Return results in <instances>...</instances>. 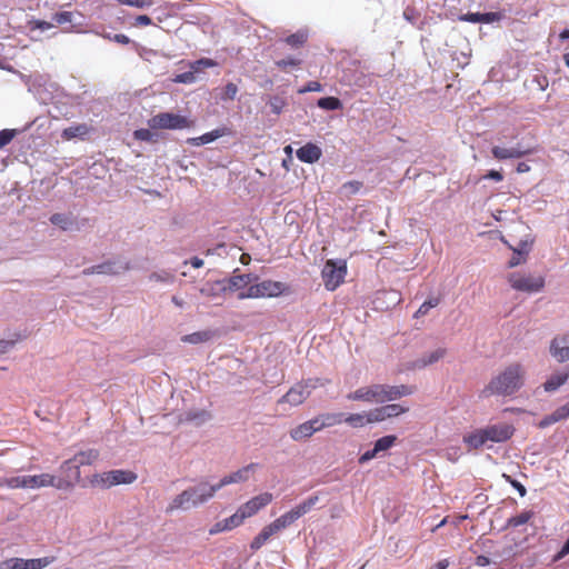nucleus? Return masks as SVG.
Masks as SVG:
<instances>
[{
    "instance_id": "nucleus-59",
    "label": "nucleus",
    "mask_w": 569,
    "mask_h": 569,
    "mask_svg": "<svg viewBox=\"0 0 569 569\" xmlns=\"http://www.w3.org/2000/svg\"><path fill=\"white\" fill-rule=\"evenodd\" d=\"M558 422L557 420V417L555 416V413L552 412L551 415H548L546 416L540 422H539V427L540 428H547L553 423Z\"/></svg>"
},
{
    "instance_id": "nucleus-32",
    "label": "nucleus",
    "mask_w": 569,
    "mask_h": 569,
    "mask_svg": "<svg viewBox=\"0 0 569 569\" xmlns=\"http://www.w3.org/2000/svg\"><path fill=\"white\" fill-rule=\"evenodd\" d=\"M54 561V557H43L37 559H26V569H43Z\"/></svg>"
},
{
    "instance_id": "nucleus-64",
    "label": "nucleus",
    "mask_w": 569,
    "mask_h": 569,
    "mask_svg": "<svg viewBox=\"0 0 569 569\" xmlns=\"http://www.w3.org/2000/svg\"><path fill=\"white\" fill-rule=\"evenodd\" d=\"M567 555H569V538L563 543L560 551L557 553L556 559H561V558L566 557Z\"/></svg>"
},
{
    "instance_id": "nucleus-49",
    "label": "nucleus",
    "mask_w": 569,
    "mask_h": 569,
    "mask_svg": "<svg viewBox=\"0 0 569 569\" xmlns=\"http://www.w3.org/2000/svg\"><path fill=\"white\" fill-rule=\"evenodd\" d=\"M238 93V87L233 82H229L223 88L222 99L223 100H233Z\"/></svg>"
},
{
    "instance_id": "nucleus-42",
    "label": "nucleus",
    "mask_w": 569,
    "mask_h": 569,
    "mask_svg": "<svg viewBox=\"0 0 569 569\" xmlns=\"http://www.w3.org/2000/svg\"><path fill=\"white\" fill-rule=\"evenodd\" d=\"M276 520L282 529H286L289 526H291L295 521H297L298 518L296 517L295 512L291 509V510L284 512L283 515H281Z\"/></svg>"
},
{
    "instance_id": "nucleus-57",
    "label": "nucleus",
    "mask_w": 569,
    "mask_h": 569,
    "mask_svg": "<svg viewBox=\"0 0 569 569\" xmlns=\"http://www.w3.org/2000/svg\"><path fill=\"white\" fill-rule=\"evenodd\" d=\"M553 413L557 417L558 421L567 419L569 417V405H565V406L557 408L553 411Z\"/></svg>"
},
{
    "instance_id": "nucleus-17",
    "label": "nucleus",
    "mask_w": 569,
    "mask_h": 569,
    "mask_svg": "<svg viewBox=\"0 0 569 569\" xmlns=\"http://www.w3.org/2000/svg\"><path fill=\"white\" fill-rule=\"evenodd\" d=\"M550 353L559 362L569 359V336L556 337L550 345Z\"/></svg>"
},
{
    "instance_id": "nucleus-27",
    "label": "nucleus",
    "mask_w": 569,
    "mask_h": 569,
    "mask_svg": "<svg viewBox=\"0 0 569 569\" xmlns=\"http://www.w3.org/2000/svg\"><path fill=\"white\" fill-rule=\"evenodd\" d=\"M312 426L308 425V422L300 423L296 428L291 429L290 437L295 441H301L310 438L313 435Z\"/></svg>"
},
{
    "instance_id": "nucleus-12",
    "label": "nucleus",
    "mask_w": 569,
    "mask_h": 569,
    "mask_svg": "<svg viewBox=\"0 0 569 569\" xmlns=\"http://www.w3.org/2000/svg\"><path fill=\"white\" fill-rule=\"evenodd\" d=\"M130 269L128 262L107 261L83 270V274H120Z\"/></svg>"
},
{
    "instance_id": "nucleus-36",
    "label": "nucleus",
    "mask_w": 569,
    "mask_h": 569,
    "mask_svg": "<svg viewBox=\"0 0 569 569\" xmlns=\"http://www.w3.org/2000/svg\"><path fill=\"white\" fill-rule=\"evenodd\" d=\"M244 519H247V517L244 516L243 512H241V509L239 507L238 510L232 516L223 519L224 528H228V530L237 528L244 521Z\"/></svg>"
},
{
    "instance_id": "nucleus-1",
    "label": "nucleus",
    "mask_w": 569,
    "mask_h": 569,
    "mask_svg": "<svg viewBox=\"0 0 569 569\" xmlns=\"http://www.w3.org/2000/svg\"><path fill=\"white\" fill-rule=\"evenodd\" d=\"M526 377L525 366L518 361L511 362L492 376L482 389L481 396L485 398L491 396L512 397L523 388Z\"/></svg>"
},
{
    "instance_id": "nucleus-8",
    "label": "nucleus",
    "mask_w": 569,
    "mask_h": 569,
    "mask_svg": "<svg viewBox=\"0 0 569 569\" xmlns=\"http://www.w3.org/2000/svg\"><path fill=\"white\" fill-rule=\"evenodd\" d=\"M319 382L320 379H307L296 383L278 400V405L288 403L293 407L302 405L310 396L311 390L323 386V383Z\"/></svg>"
},
{
    "instance_id": "nucleus-6",
    "label": "nucleus",
    "mask_w": 569,
    "mask_h": 569,
    "mask_svg": "<svg viewBox=\"0 0 569 569\" xmlns=\"http://www.w3.org/2000/svg\"><path fill=\"white\" fill-rule=\"evenodd\" d=\"M508 282L512 289L526 293H536L543 290L546 280L542 274L530 272H511L508 276Z\"/></svg>"
},
{
    "instance_id": "nucleus-39",
    "label": "nucleus",
    "mask_w": 569,
    "mask_h": 569,
    "mask_svg": "<svg viewBox=\"0 0 569 569\" xmlns=\"http://www.w3.org/2000/svg\"><path fill=\"white\" fill-rule=\"evenodd\" d=\"M533 517V511H523L508 520V526L517 528L527 523Z\"/></svg>"
},
{
    "instance_id": "nucleus-9",
    "label": "nucleus",
    "mask_w": 569,
    "mask_h": 569,
    "mask_svg": "<svg viewBox=\"0 0 569 569\" xmlns=\"http://www.w3.org/2000/svg\"><path fill=\"white\" fill-rule=\"evenodd\" d=\"M347 276V262L345 260L326 261L321 271L325 288L329 291H335L341 283H343Z\"/></svg>"
},
{
    "instance_id": "nucleus-45",
    "label": "nucleus",
    "mask_w": 569,
    "mask_h": 569,
    "mask_svg": "<svg viewBox=\"0 0 569 569\" xmlns=\"http://www.w3.org/2000/svg\"><path fill=\"white\" fill-rule=\"evenodd\" d=\"M151 130L150 127L148 129H138L133 132V137L140 141L152 142L154 141V133Z\"/></svg>"
},
{
    "instance_id": "nucleus-23",
    "label": "nucleus",
    "mask_w": 569,
    "mask_h": 569,
    "mask_svg": "<svg viewBox=\"0 0 569 569\" xmlns=\"http://www.w3.org/2000/svg\"><path fill=\"white\" fill-rule=\"evenodd\" d=\"M569 378V372H558L555 375H551L543 383V389L547 392L556 391L558 388H560L562 385L566 383V381Z\"/></svg>"
},
{
    "instance_id": "nucleus-19",
    "label": "nucleus",
    "mask_w": 569,
    "mask_h": 569,
    "mask_svg": "<svg viewBox=\"0 0 569 569\" xmlns=\"http://www.w3.org/2000/svg\"><path fill=\"white\" fill-rule=\"evenodd\" d=\"M463 442L468 449H478L488 442L485 428L476 429L463 436Z\"/></svg>"
},
{
    "instance_id": "nucleus-61",
    "label": "nucleus",
    "mask_w": 569,
    "mask_h": 569,
    "mask_svg": "<svg viewBox=\"0 0 569 569\" xmlns=\"http://www.w3.org/2000/svg\"><path fill=\"white\" fill-rule=\"evenodd\" d=\"M378 455V451H376L375 447L371 450L366 451L362 453L359 458L360 463H365L371 459H373Z\"/></svg>"
},
{
    "instance_id": "nucleus-20",
    "label": "nucleus",
    "mask_w": 569,
    "mask_h": 569,
    "mask_svg": "<svg viewBox=\"0 0 569 569\" xmlns=\"http://www.w3.org/2000/svg\"><path fill=\"white\" fill-rule=\"evenodd\" d=\"M110 471H111L112 487L119 486V485H131L138 478L137 473L132 470L116 469V470H110Z\"/></svg>"
},
{
    "instance_id": "nucleus-18",
    "label": "nucleus",
    "mask_w": 569,
    "mask_h": 569,
    "mask_svg": "<svg viewBox=\"0 0 569 569\" xmlns=\"http://www.w3.org/2000/svg\"><path fill=\"white\" fill-rule=\"evenodd\" d=\"M296 154L297 158L302 162L315 163L321 158L322 151L317 144L308 142L307 144L299 148Z\"/></svg>"
},
{
    "instance_id": "nucleus-56",
    "label": "nucleus",
    "mask_w": 569,
    "mask_h": 569,
    "mask_svg": "<svg viewBox=\"0 0 569 569\" xmlns=\"http://www.w3.org/2000/svg\"><path fill=\"white\" fill-rule=\"evenodd\" d=\"M503 18L501 12H486L482 13V23H492L500 21Z\"/></svg>"
},
{
    "instance_id": "nucleus-4",
    "label": "nucleus",
    "mask_w": 569,
    "mask_h": 569,
    "mask_svg": "<svg viewBox=\"0 0 569 569\" xmlns=\"http://www.w3.org/2000/svg\"><path fill=\"white\" fill-rule=\"evenodd\" d=\"M216 492L213 485L200 482L198 486L190 487L177 495L167 507V512L198 507L210 500Z\"/></svg>"
},
{
    "instance_id": "nucleus-2",
    "label": "nucleus",
    "mask_w": 569,
    "mask_h": 569,
    "mask_svg": "<svg viewBox=\"0 0 569 569\" xmlns=\"http://www.w3.org/2000/svg\"><path fill=\"white\" fill-rule=\"evenodd\" d=\"M413 392L415 388L407 385L389 386L375 383L358 388L357 390L349 392L346 398L351 401L383 403L410 396Z\"/></svg>"
},
{
    "instance_id": "nucleus-58",
    "label": "nucleus",
    "mask_w": 569,
    "mask_h": 569,
    "mask_svg": "<svg viewBox=\"0 0 569 569\" xmlns=\"http://www.w3.org/2000/svg\"><path fill=\"white\" fill-rule=\"evenodd\" d=\"M307 422H308V425L312 426L311 429L313 430V433L323 429V423H322L320 415L308 420Z\"/></svg>"
},
{
    "instance_id": "nucleus-43",
    "label": "nucleus",
    "mask_w": 569,
    "mask_h": 569,
    "mask_svg": "<svg viewBox=\"0 0 569 569\" xmlns=\"http://www.w3.org/2000/svg\"><path fill=\"white\" fill-rule=\"evenodd\" d=\"M367 412L369 423L381 422L387 419L383 407H378Z\"/></svg>"
},
{
    "instance_id": "nucleus-52",
    "label": "nucleus",
    "mask_w": 569,
    "mask_h": 569,
    "mask_svg": "<svg viewBox=\"0 0 569 569\" xmlns=\"http://www.w3.org/2000/svg\"><path fill=\"white\" fill-rule=\"evenodd\" d=\"M120 4H126L134 8H146L152 6V0H117Z\"/></svg>"
},
{
    "instance_id": "nucleus-5",
    "label": "nucleus",
    "mask_w": 569,
    "mask_h": 569,
    "mask_svg": "<svg viewBox=\"0 0 569 569\" xmlns=\"http://www.w3.org/2000/svg\"><path fill=\"white\" fill-rule=\"evenodd\" d=\"M288 291V286L281 281L263 280L251 284L246 292H240L238 299L276 298Z\"/></svg>"
},
{
    "instance_id": "nucleus-51",
    "label": "nucleus",
    "mask_w": 569,
    "mask_h": 569,
    "mask_svg": "<svg viewBox=\"0 0 569 569\" xmlns=\"http://www.w3.org/2000/svg\"><path fill=\"white\" fill-rule=\"evenodd\" d=\"M216 64H217L216 61L208 59V58H202V59H199V60L194 61L193 63H191V69L193 71H199L202 68H212Z\"/></svg>"
},
{
    "instance_id": "nucleus-13",
    "label": "nucleus",
    "mask_w": 569,
    "mask_h": 569,
    "mask_svg": "<svg viewBox=\"0 0 569 569\" xmlns=\"http://www.w3.org/2000/svg\"><path fill=\"white\" fill-rule=\"evenodd\" d=\"M273 500V495L270 492H262L246 503L240 506L241 512L244 513L247 518H250L257 515L261 509L267 507Z\"/></svg>"
},
{
    "instance_id": "nucleus-34",
    "label": "nucleus",
    "mask_w": 569,
    "mask_h": 569,
    "mask_svg": "<svg viewBox=\"0 0 569 569\" xmlns=\"http://www.w3.org/2000/svg\"><path fill=\"white\" fill-rule=\"evenodd\" d=\"M320 417H321V420L323 423V429L333 427V426H337V425H340L343 422V413L327 412V413L320 415Z\"/></svg>"
},
{
    "instance_id": "nucleus-38",
    "label": "nucleus",
    "mask_w": 569,
    "mask_h": 569,
    "mask_svg": "<svg viewBox=\"0 0 569 569\" xmlns=\"http://www.w3.org/2000/svg\"><path fill=\"white\" fill-rule=\"evenodd\" d=\"M439 303H440L439 297L429 298L419 307V309L415 313V317L420 318V317L428 315L429 310L437 307Z\"/></svg>"
},
{
    "instance_id": "nucleus-47",
    "label": "nucleus",
    "mask_w": 569,
    "mask_h": 569,
    "mask_svg": "<svg viewBox=\"0 0 569 569\" xmlns=\"http://www.w3.org/2000/svg\"><path fill=\"white\" fill-rule=\"evenodd\" d=\"M300 63L301 60L291 57L276 61V66L283 71H286L289 67H299Z\"/></svg>"
},
{
    "instance_id": "nucleus-44",
    "label": "nucleus",
    "mask_w": 569,
    "mask_h": 569,
    "mask_svg": "<svg viewBox=\"0 0 569 569\" xmlns=\"http://www.w3.org/2000/svg\"><path fill=\"white\" fill-rule=\"evenodd\" d=\"M26 559L22 558H10L1 563L2 569H26Z\"/></svg>"
},
{
    "instance_id": "nucleus-55",
    "label": "nucleus",
    "mask_w": 569,
    "mask_h": 569,
    "mask_svg": "<svg viewBox=\"0 0 569 569\" xmlns=\"http://www.w3.org/2000/svg\"><path fill=\"white\" fill-rule=\"evenodd\" d=\"M460 20L471 22V23H482V13L468 12V13L461 16Z\"/></svg>"
},
{
    "instance_id": "nucleus-30",
    "label": "nucleus",
    "mask_w": 569,
    "mask_h": 569,
    "mask_svg": "<svg viewBox=\"0 0 569 569\" xmlns=\"http://www.w3.org/2000/svg\"><path fill=\"white\" fill-rule=\"evenodd\" d=\"M343 422L348 423L352 428H361L366 425H370L368 421V412L350 413L347 417H343Z\"/></svg>"
},
{
    "instance_id": "nucleus-14",
    "label": "nucleus",
    "mask_w": 569,
    "mask_h": 569,
    "mask_svg": "<svg viewBox=\"0 0 569 569\" xmlns=\"http://www.w3.org/2000/svg\"><path fill=\"white\" fill-rule=\"evenodd\" d=\"M487 440L491 442H503L509 440L515 428L509 423L490 425L485 428Z\"/></svg>"
},
{
    "instance_id": "nucleus-53",
    "label": "nucleus",
    "mask_w": 569,
    "mask_h": 569,
    "mask_svg": "<svg viewBox=\"0 0 569 569\" xmlns=\"http://www.w3.org/2000/svg\"><path fill=\"white\" fill-rule=\"evenodd\" d=\"M502 477L505 480L510 483L520 495V497H525L527 493V490L522 483L513 479L511 476L503 473Z\"/></svg>"
},
{
    "instance_id": "nucleus-33",
    "label": "nucleus",
    "mask_w": 569,
    "mask_h": 569,
    "mask_svg": "<svg viewBox=\"0 0 569 569\" xmlns=\"http://www.w3.org/2000/svg\"><path fill=\"white\" fill-rule=\"evenodd\" d=\"M307 39H308V34L306 32L298 31L296 33L288 36L284 39V42L288 46H290L291 48H300L307 42Z\"/></svg>"
},
{
    "instance_id": "nucleus-50",
    "label": "nucleus",
    "mask_w": 569,
    "mask_h": 569,
    "mask_svg": "<svg viewBox=\"0 0 569 569\" xmlns=\"http://www.w3.org/2000/svg\"><path fill=\"white\" fill-rule=\"evenodd\" d=\"M72 20V13L69 11L57 12L52 16V21L56 24L69 23Z\"/></svg>"
},
{
    "instance_id": "nucleus-10",
    "label": "nucleus",
    "mask_w": 569,
    "mask_h": 569,
    "mask_svg": "<svg viewBox=\"0 0 569 569\" xmlns=\"http://www.w3.org/2000/svg\"><path fill=\"white\" fill-rule=\"evenodd\" d=\"M148 126L153 130H178L192 127V121L184 116L160 112L148 120Z\"/></svg>"
},
{
    "instance_id": "nucleus-11",
    "label": "nucleus",
    "mask_w": 569,
    "mask_h": 569,
    "mask_svg": "<svg viewBox=\"0 0 569 569\" xmlns=\"http://www.w3.org/2000/svg\"><path fill=\"white\" fill-rule=\"evenodd\" d=\"M502 241L513 251V254L508 262V268H515L527 261V257L533 243L532 239L527 238L525 240H520L516 246L510 244L505 239H502Z\"/></svg>"
},
{
    "instance_id": "nucleus-41",
    "label": "nucleus",
    "mask_w": 569,
    "mask_h": 569,
    "mask_svg": "<svg viewBox=\"0 0 569 569\" xmlns=\"http://www.w3.org/2000/svg\"><path fill=\"white\" fill-rule=\"evenodd\" d=\"M50 221L51 223L59 226L62 230H68L72 224V221L69 219V217L63 213L52 214L50 217Z\"/></svg>"
},
{
    "instance_id": "nucleus-46",
    "label": "nucleus",
    "mask_w": 569,
    "mask_h": 569,
    "mask_svg": "<svg viewBox=\"0 0 569 569\" xmlns=\"http://www.w3.org/2000/svg\"><path fill=\"white\" fill-rule=\"evenodd\" d=\"M17 136V130L14 129H3L0 131V149L8 146L13 138Z\"/></svg>"
},
{
    "instance_id": "nucleus-62",
    "label": "nucleus",
    "mask_w": 569,
    "mask_h": 569,
    "mask_svg": "<svg viewBox=\"0 0 569 569\" xmlns=\"http://www.w3.org/2000/svg\"><path fill=\"white\" fill-rule=\"evenodd\" d=\"M193 80H194V76H193V72H191V71L178 74L176 78L177 82H182V83L192 82Z\"/></svg>"
},
{
    "instance_id": "nucleus-22",
    "label": "nucleus",
    "mask_w": 569,
    "mask_h": 569,
    "mask_svg": "<svg viewBox=\"0 0 569 569\" xmlns=\"http://www.w3.org/2000/svg\"><path fill=\"white\" fill-rule=\"evenodd\" d=\"M89 486L107 490L112 488L111 471L96 472L88 479Z\"/></svg>"
},
{
    "instance_id": "nucleus-3",
    "label": "nucleus",
    "mask_w": 569,
    "mask_h": 569,
    "mask_svg": "<svg viewBox=\"0 0 569 569\" xmlns=\"http://www.w3.org/2000/svg\"><path fill=\"white\" fill-rule=\"evenodd\" d=\"M0 487L11 489H38L42 487H54L57 489H71L72 482L66 479H57L53 475L41 473L34 476H16L0 480Z\"/></svg>"
},
{
    "instance_id": "nucleus-60",
    "label": "nucleus",
    "mask_w": 569,
    "mask_h": 569,
    "mask_svg": "<svg viewBox=\"0 0 569 569\" xmlns=\"http://www.w3.org/2000/svg\"><path fill=\"white\" fill-rule=\"evenodd\" d=\"M558 422L557 420V417L555 416V413L552 412L551 415H548L546 416L540 422H539V427L540 428H547L553 423Z\"/></svg>"
},
{
    "instance_id": "nucleus-54",
    "label": "nucleus",
    "mask_w": 569,
    "mask_h": 569,
    "mask_svg": "<svg viewBox=\"0 0 569 569\" xmlns=\"http://www.w3.org/2000/svg\"><path fill=\"white\" fill-rule=\"evenodd\" d=\"M322 90V84L318 81H309L303 88L299 89V93L319 92Z\"/></svg>"
},
{
    "instance_id": "nucleus-37",
    "label": "nucleus",
    "mask_w": 569,
    "mask_h": 569,
    "mask_svg": "<svg viewBox=\"0 0 569 569\" xmlns=\"http://www.w3.org/2000/svg\"><path fill=\"white\" fill-rule=\"evenodd\" d=\"M382 407L385 409L387 419L398 417V416L409 411L408 407H405L400 403H391V405H386Z\"/></svg>"
},
{
    "instance_id": "nucleus-15",
    "label": "nucleus",
    "mask_w": 569,
    "mask_h": 569,
    "mask_svg": "<svg viewBox=\"0 0 569 569\" xmlns=\"http://www.w3.org/2000/svg\"><path fill=\"white\" fill-rule=\"evenodd\" d=\"M532 149H522L520 146L512 147V148H505L500 146H495L491 149V153L495 159L497 160H507V159H519L527 154L532 153Z\"/></svg>"
},
{
    "instance_id": "nucleus-16",
    "label": "nucleus",
    "mask_w": 569,
    "mask_h": 569,
    "mask_svg": "<svg viewBox=\"0 0 569 569\" xmlns=\"http://www.w3.org/2000/svg\"><path fill=\"white\" fill-rule=\"evenodd\" d=\"M257 463H249L248 466L237 470L236 472L223 477L218 483L213 485L216 491L220 490L224 486L237 482H243L248 480L249 472L253 471L257 468Z\"/></svg>"
},
{
    "instance_id": "nucleus-29",
    "label": "nucleus",
    "mask_w": 569,
    "mask_h": 569,
    "mask_svg": "<svg viewBox=\"0 0 569 569\" xmlns=\"http://www.w3.org/2000/svg\"><path fill=\"white\" fill-rule=\"evenodd\" d=\"M212 337H213V333L211 331L204 330V331H197V332H193L190 335H186L181 338V340L183 342L198 345V343L209 341Z\"/></svg>"
},
{
    "instance_id": "nucleus-21",
    "label": "nucleus",
    "mask_w": 569,
    "mask_h": 569,
    "mask_svg": "<svg viewBox=\"0 0 569 569\" xmlns=\"http://www.w3.org/2000/svg\"><path fill=\"white\" fill-rule=\"evenodd\" d=\"M226 133H227L226 128L214 129V130L207 132L200 137L189 138L187 140V143H189L191 146H196V147L207 144V143L214 141L216 139H218L220 137H223Z\"/></svg>"
},
{
    "instance_id": "nucleus-31",
    "label": "nucleus",
    "mask_w": 569,
    "mask_h": 569,
    "mask_svg": "<svg viewBox=\"0 0 569 569\" xmlns=\"http://www.w3.org/2000/svg\"><path fill=\"white\" fill-rule=\"evenodd\" d=\"M272 537L271 532L264 526L261 531L252 539L250 543V549L252 551L259 550L262 546H264L270 538Z\"/></svg>"
},
{
    "instance_id": "nucleus-26",
    "label": "nucleus",
    "mask_w": 569,
    "mask_h": 569,
    "mask_svg": "<svg viewBox=\"0 0 569 569\" xmlns=\"http://www.w3.org/2000/svg\"><path fill=\"white\" fill-rule=\"evenodd\" d=\"M90 128L86 123L68 127L63 129L61 137L64 140H71L77 137H84L89 133Z\"/></svg>"
},
{
    "instance_id": "nucleus-40",
    "label": "nucleus",
    "mask_w": 569,
    "mask_h": 569,
    "mask_svg": "<svg viewBox=\"0 0 569 569\" xmlns=\"http://www.w3.org/2000/svg\"><path fill=\"white\" fill-rule=\"evenodd\" d=\"M397 440V437L396 436H385L380 439H378L376 442H375V449L376 451L380 452V451H385V450H388L389 448H391L395 442Z\"/></svg>"
},
{
    "instance_id": "nucleus-48",
    "label": "nucleus",
    "mask_w": 569,
    "mask_h": 569,
    "mask_svg": "<svg viewBox=\"0 0 569 569\" xmlns=\"http://www.w3.org/2000/svg\"><path fill=\"white\" fill-rule=\"evenodd\" d=\"M269 106L272 113L280 114L286 106V101L280 97H272L269 100Z\"/></svg>"
},
{
    "instance_id": "nucleus-25",
    "label": "nucleus",
    "mask_w": 569,
    "mask_h": 569,
    "mask_svg": "<svg viewBox=\"0 0 569 569\" xmlns=\"http://www.w3.org/2000/svg\"><path fill=\"white\" fill-rule=\"evenodd\" d=\"M318 501H319V495L315 493V495L308 497L306 500H303L299 505H297L296 507H293L292 511L295 512L296 517L299 519L300 517H302L306 513H308L309 511H311L313 509V507L318 503Z\"/></svg>"
},
{
    "instance_id": "nucleus-28",
    "label": "nucleus",
    "mask_w": 569,
    "mask_h": 569,
    "mask_svg": "<svg viewBox=\"0 0 569 569\" xmlns=\"http://www.w3.org/2000/svg\"><path fill=\"white\" fill-rule=\"evenodd\" d=\"M256 279H257V277H253L250 273L232 276L229 279V281H228L229 282V289L230 290H238L240 288L246 287L247 284H249L250 282H252Z\"/></svg>"
},
{
    "instance_id": "nucleus-35",
    "label": "nucleus",
    "mask_w": 569,
    "mask_h": 569,
    "mask_svg": "<svg viewBox=\"0 0 569 569\" xmlns=\"http://www.w3.org/2000/svg\"><path fill=\"white\" fill-rule=\"evenodd\" d=\"M317 104L323 110H338L342 108L341 101L336 97L320 98Z\"/></svg>"
},
{
    "instance_id": "nucleus-7",
    "label": "nucleus",
    "mask_w": 569,
    "mask_h": 569,
    "mask_svg": "<svg viewBox=\"0 0 569 569\" xmlns=\"http://www.w3.org/2000/svg\"><path fill=\"white\" fill-rule=\"evenodd\" d=\"M99 459V451L96 449H87L83 451H79L71 459L63 461L60 466V470L73 469V473L71 475L72 488L76 483H79L81 480L80 468L82 466H92Z\"/></svg>"
},
{
    "instance_id": "nucleus-63",
    "label": "nucleus",
    "mask_w": 569,
    "mask_h": 569,
    "mask_svg": "<svg viewBox=\"0 0 569 569\" xmlns=\"http://www.w3.org/2000/svg\"><path fill=\"white\" fill-rule=\"evenodd\" d=\"M485 179H490V180H495L497 182L499 181H502L503 180V176L501 172L497 171V170H490L488 171V173L483 177Z\"/></svg>"
},
{
    "instance_id": "nucleus-24",
    "label": "nucleus",
    "mask_w": 569,
    "mask_h": 569,
    "mask_svg": "<svg viewBox=\"0 0 569 569\" xmlns=\"http://www.w3.org/2000/svg\"><path fill=\"white\" fill-rule=\"evenodd\" d=\"M447 353L445 348H438L430 353L425 355L419 360H417L416 366L418 368H425L427 366L433 365L441 360Z\"/></svg>"
}]
</instances>
